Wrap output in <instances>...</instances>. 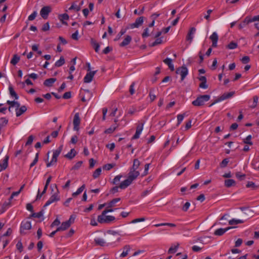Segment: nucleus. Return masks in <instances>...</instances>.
Returning a JSON list of instances; mask_svg holds the SVG:
<instances>
[{
	"label": "nucleus",
	"instance_id": "f257e3e1",
	"mask_svg": "<svg viewBox=\"0 0 259 259\" xmlns=\"http://www.w3.org/2000/svg\"><path fill=\"white\" fill-rule=\"evenodd\" d=\"M107 234L106 239L108 244H112L120 241V234L118 232L108 230L107 232Z\"/></svg>",
	"mask_w": 259,
	"mask_h": 259
},
{
	"label": "nucleus",
	"instance_id": "f03ea898",
	"mask_svg": "<svg viewBox=\"0 0 259 259\" xmlns=\"http://www.w3.org/2000/svg\"><path fill=\"white\" fill-rule=\"evenodd\" d=\"M210 98L208 95H200L192 102V104L194 106H202L204 105L205 102L210 99Z\"/></svg>",
	"mask_w": 259,
	"mask_h": 259
},
{
	"label": "nucleus",
	"instance_id": "7ed1b4c3",
	"mask_svg": "<svg viewBox=\"0 0 259 259\" xmlns=\"http://www.w3.org/2000/svg\"><path fill=\"white\" fill-rule=\"evenodd\" d=\"M75 219V216L71 215L68 221L63 222L61 226L57 228V231H63L66 230L70 227L71 224L74 223Z\"/></svg>",
	"mask_w": 259,
	"mask_h": 259
},
{
	"label": "nucleus",
	"instance_id": "20e7f679",
	"mask_svg": "<svg viewBox=\"0 0 259 259\" xmlns=\"http://www.w3.org/2000/svg\"><path fill=\"white\" fill-rule=\"evenodd\" d=\"M63 149V145H60L59 148L53 151V157L52 158V160L50 162H48L47 163V166L50 167L51 165H54L55 163H56L57 161V157L61 153V151Z\"/></svg>",
	"mask_w": 259,
	"mask_h": 259
},
{
	"label": "nucleus",
	"instance_id": "39448f33",
	"mask_svg": "<svg viewBox=\"0 0 259 259\" xmlns=\"http://www.w3.org/2000/svg\"><path fill=\"white\" fill-rule=\"evenodd\" d=\"M115 219L114 216L99 215L98 217V222L101 224H109Z\"/></svg>",
	"mask_w": 259,
	"mask_h": 259
},
{
	"label": "nucleus",
	"instance_id": "423d86ee",
	"mask_svg": "<svg viewBox=\"0 0 259 259\" xmlns=\"http://www.w3.org/2000/svg\"><path fill=\"white\" fill-rule=\"evenodd\" d=\"M234 94H235L234 92H231L225 93L223 94L222 96H221L217 99H216L212 103H211L209 105V107L212 106V105H213L214 104H215V103H217L219 102H220V101H223V100H225L227 99L231 98L234 95Z\"/></svg>",
	"mask_w": 259,
	"mask_h": 259
},
{
	"label": "nucleus",
	"instance_id": "0eeeda50",
	"mask_svg": "<svg viewBox=\"0 0 259 259\" xmlns=\"http://www.w3.org/2000/svg\"><path fill=\"white\" fill-rule=\"evenodd\" d=\"M55 187L56 189H57L56 193H54L53 195H52L50 197L49 199L47 201L46 204L44 205V207H46V206L49 205L51 203H52L54 202H56V201H58L60 200V197L58 195L59 191L57 189V186L56 185H55Z\"/></svg>",
	"mask_w": 259,
	"mask_h": 259
},
{
	"label": "nucleus",
	"instance_id": "6e6552de",
	"mask_svg": "<svg viewBox=\"0 0 259 259\" xmlns=\"http://www.w3.org/2000/svg\"><path fill=\"white\" fill-rule=\"evenodd\" d=\"M176 73L181 75V80L182 81L188 74V69L184 65L181 67L178 68L176 70Z\"/></svg>",
	"mask_w": 259,
	"mask_h": 259
},
{
	"label": "nucleus",
	"instance_id": "1a4fd4ad",
	"mask_svg": "<svg viewBox=\"0 0 259 259\" xmlns=\"http://www.w3.org/2000/svg\"><path fill=\"white\" fill-rule=\"evenodd\" d=\"M80 123V118L79 117V113H76L75 114L73 120V130L76 131H78L79 129V125Z\"/></svg>",
	"mask_w": 259,
	"mask_h": 259
},
{
	"label": "nucleus",
	"instance_id": "9d476101",
	"mask_svg": "<svg viewBox=\"0 0 259 259\" xmlns=\"http://www.w3.org/2000/svg\"><path fill=\"white\" fill-rule=\"evenodd\" d=\"M51 12V8L50 6H45L42 7L40 11V15L44 19L48 17L49 13Z\"/></svg>",
	"mask_w": 259,
	"mask_h": 259
},
{
	"label": "nucleus",
	"instance_id": "9b49d317",
	"mask_svg": "<svg viewBox=\"0 0 259 259\" xmlns=\"http://www.w3.org/2000/svg\"><path fill=\"white\" fill-rule=\"evenodd\" d=\"M31 224L30 221L22 222L21 225L20 233L25 234V231L31 229Z\"/></svg>",
	"mask_w": 259,
	"mask_h": 259
},
{
	"label": "nucleus",
	"instance_id": "f8f14e48",
	"mask_svg": "<svg viewBox=\"0 0 259 259\" xmlns=\"http://www.w3.org/2000/svg\"><path fill=\"white\" fill-rule=\"evenodd\" d=\"M96 71H90L89 72L87 73L85 76H84L83 78V81L84 83H89L91 82L93 80V78L94 77V76L97 72Z\"/></svg>",
	"mask_w": 259,
	"mask_h": 259
},
{
	"label": "nucleus",
	"instance_id": "ddd939ff",
	"mask_svg": "<svg viewBox=\"0 0 259 259\" xmlns=\"http://www.w3.org/2000/svg\"><path fill=\"white\" fill-rule=\"evenodd\" d=\"M144 17H140L138 19H136L135 22L130 24V28L133 29L134 28H138L140 25H141L143 23Z\"/></svg>",
	"mask_w": 259,
	"mask_h": 259
},
{
	"label": "nucleus",
	"instance_id": "4468645a",
	"mask_svg": "<svg viewBox=\"0 0 259 259\" xmlns=\"http://www.w3.org/2000/svg\"><path fill=\"white\" fill-rule=\"evenodd\" d=\"M139 175L140 172L139 171L130 169V171L128 173V178L133 182L138 177Z\"/></svg>",
	"mask_w": 259,
	"mask_h": 259
},
{
	"label": "nucleus",
	"instance_id": "2eb2a0df",
	"mask_svg": "<svg viewBox=\"0 0 259 259\" xmlns=\"http://www.w3.org/2000/svg\"><path fill=\"white\" fill-rule=\"evenodd\" d=\"M210 39L212 41V47L215 48L217 47V42L219 39V36L217 32H214L210 36Z\"/></svg>",
	"mask_w": 259,
	"mask_h": 259
},
{
	"label": "nucleus",
	"instance_id": "dca6fc26",
	"mask_svg": "<svg viewBox=\"0 0 259 259\" xmlns=\"http://www.w3.org/2000/svg\"><path fill=\"white\" fill-rule=\"evenodd\" d=\"M255 21H259V15L254 16L252 18L249 17H246L243 23L244 24H248L249 23L255 22Z\"/></svg>",
	"mask_w": 259,
	"mask_h": 259
},
{
	"label": "nucleus",
	"instance_id": "f3484780",
	"mask_svg": "<svg viewBox=\"0 0 259 259\" xmlns=\"http://www.w3.org/2000/svg\"><path fill=\"white\" fill-rule=\"evenodd\" d=\"M233 227H229L223 229V228H220L215 231L214 232V234L216 236H222L225 233H226L228 230L233 228Z\"/></svg>",
	"mask_w": 259,
	"mask_h": 259
},
{
	"label": "nucleus",
	"instance_id": "a211bd4d",
	"mask_svg": "<svg viewBox=\"0 0 259 259\" xmlns=\"http://www.w3.org/2000/svg\"><path fill=\"white\" fill-rule=\"evenodd\" d=\"M94 241L95 242L96 245L100 246H107L108 245L107 241L105 240L102 238H96L94 239Z\"/></svg>",
	"mask_w": 259,
	"mask_h": 259
},
{
	"label": "nucleus",
	"instance_id": "6ab92c4d",
	"mask_svg": "<svg viewBox=\"0 0 259 259\" xmlns=\"http://www.w3.org/2000/svg\"><path fill=\"white\" fill-rule=\"evenodd\" d=\"M132 182L127 178V179L125 180L120 183L119 187L121 189H125L131 184Z\"/></svg>",
	"mask_w": 259,
	"mask_h": 259
},
{
	"label": "nucleus",
	"instance_id": "aec40b11",
	"mask_svg": "<svg viewBox=\"0 0 259 259\" xmlns=\"http://www.w3.org/2000/svg\"><path fill=\"white\" fill-rule=\"evenodd\" d=\"M132 41V37L130 35H126L124 40L120 44L119 46L121 47H125L128 45Z\"/></svg>",
	"mask_w": 259,
	"mask_h": 259
},
{
	"label": "nucleus",
	"instance_id": "412c9836",
	"mask_svg": "<svg viewBox=\"0 0 259 259\" xmlns=\"http://www.w3.org/2000/svg\"><path fill=\"white\" fill-rule=\"evenodd\" d=\"M195 31H196L195 28L192 27L190 28L188 33L187 34V35L186 37V39L187 40L190 41V42L192 41V40L193 39V35L195 33Z\"/></svg>",
	"mask_w": 259,
	"mask_h": 259
},
{
	"label": "nucleus",
	"instance_id": "4be33fe9",
	"mask_svg": "<svg viewBox=\"0 0 259 259\" xmlns=\"http://www.w3.org/2000/svg\"><path fill=\"white\" fill-rule=\"evenodd\" d=\"M9 156L8 155H6L5 157V159L3 161V163L2 164L0 163V172L3 169H5L7 168L8 166V160H9Z\"/></svg>",
	"mask_w": 259,
	"mask_h": 259
},
{
	"label": "nucleus",
	"instance_id": "5701e85b",
	"mask_svg": "<svg viewBox=\"0 0 259 259\" xmlns=\"http://www.w3.org/2000/svg\"><path fill=\"white\" fill-rule=\"evenodd\" d=\"M123 251L120 254V257H124L128 254V252L131 250V247L128 245H126L123 247Z\"/></svg>",
	"mask_w": 259,
	"mask_h": 259
},
{
	"label": "nucleus",
	"instance_id": "b1692460",
	"mask_svg": "<svg viewBox=\"0 0 259 259\" xmlns=\"http://www.w3.org/2000/svg\"><path fill=\"white\" fill-rule=\"evenodd\" d=\"M56 81V78H50L49 79H47L45 80L44 82V84L48 87H52L53 84Z\"/></svg>",
	"mask_w": 259,
	"mask_h": 259
},
{
	"label": "nucleus",
	"instance_id": "393cba45",
	"mask_svg": "<svg viewBox=\"0 0 259 259\" xmlns=\"http://www.w3.org/2000/svg\"><path fill=\"white\" fill-rule=\"evenodd\" d=\"M27 110V108L25 106H22L16 111V114L17 117H19L23 114Z\"/></svg>",
	"mask_w": 259,
	"mask_h": 259
},
{
	"label": "nucleus",
	"instance_id": "a878e982",
	"mask_svg": "<svg viewBox=\"0 0 259 259\" xmlns=\"http://www.w3.org/2000/svg\"><path fill=\"white\" fill-rule=\"evenodd\" d=\"M20 57L17 54H14L11 60V64L13 65H16L20 61Z\"/></svg>",
	"mask_w": 259,
	"mask_h": 259
},
{
	"label": "nucleus",
	"instance_id": "bb28decb",
	"mask_svg": "<svg viewBox=\"0 0 259 259\" xmlns=\"http://www.w3.org/2000/svg\"><path fill=\"white\" fill-rule=\"evenodd\" d=\"M236 184L235 181L233 179H228L225 181V186L229 188L231 186H235Z\"/></svg>",
	"mask_w": 259,
	"mask_h": 259
},
{
	"label": "nucleus",
	"instance_id": "cd10ccee",
	"mask_svg": "<svg viewBox=\"0 0 259 259\" xmlns=\"http://www.w3.org/2000/svg\"><path fill=\"white\" fill-rule=\"evenodd\" d=\"M120 198H116L112 199L111 201L107 203V205H108V207H113L115 206V203L120 201Z\"/></svg>",
	"mask_w": 259,
	"mask_h": 259
},
{
	"label": "nucleus",
	"instance_id": "c85d7f7f",
	"mask_svg": "<svg viewBox=\"0 0 259 259\" xmlns=\"http://www.w3.org/2000/svg\"><path fill=\"white\" fill-rule=\"evenodd\" d=\"M91 44L94 46L95 52L98 53L99 51L100 48L99 44L98 42H97V41L93 38L91 39Z\"/></svg>",
	"mask_w": 259,
	"mask_h": 259
},
{
	"label": "nucleus",
	"instance_id": "c756f323",
	"mask_svg": "<svg viewBox=\"0 0 259 259\" xmlns=\"http://www.w3.org/2000/svg\"><path fill=\"white\" fill-rule=\"evenodd\" d=\"M75 155L76 151L74 149H72L69 152L65 155V156L69 159H71L75 156Z\"/></svg>",
	"mask_w": 259,
	"mask_h": 259
},
{
	"label": "nucleus",
	"instance_id": "7c9ffc66",
	"mask_svg": "<svg viewBox=\"0 0 259 259\" xmlns=\"http://www.w3.org/2000/svg\"><path fill=\"white\" fill-rule=\"evenodd\" d=\"M9 90L10 92V94L11 97L15 98V99H18V96L14 91L13 88L12 86H9Z\"/></svg>",
	"mask_w": 259,
	"mask_h": 259
},
{
	"label": "nucleus",
	"instance_id": "2f4dec72",
	"mask_svg": "<svg viewBox=\"0 0 259 259\" xmlns=\"http://www.w3.org/2000/svg\"><path fill=\"white\" fill-rule=\"evenodd\" d=\"M140 165V162L138 159H135L133 161V165L131 169L136 170Z\"/></svg>",
	"mask_w": 259,
	"mask_h": 259
},
{
	"label": "nucleus",
	"instance_id": "473e14b6",
	"mask_svg": "<svg viewBox=\"0 0 259 259\" xmlns=\"http://www.w3.org/2000/svg\"><path fill=\"white\" fill-rule=\"evenodd\" d=\"M252 136L251 135H248L247 137L243 140V143L245 144L249 145H252L253 143L251 141Z\"/></svg>",
	"mask_w": 259,
	"mask_h": 259
},
{
	"label": "nucleus",
	"instance_id": "72a5a7b5",
	"mask_svg": "<svg viewBox=\"0 0 259 259\" xmlns=\"http://www.w3.org/2000/svg\"><path fill=\"white\" fill-rule=\"evenodd\" d=\"M65 63V59L63 56H61L59 60L55 64V67H59L62 66Z\"/></svg>",
	"mask_w": 259,
	"mask_h": 259
},
{
	"label": "nucleus",
	"instance_id": "f704fd0d",
	"mask_svg": "<svg viewBox=\"0 0 259 259\" xmlns=\"http://www.w3.org/2000/svg\"><path fill=\"white\" fill-rule=\"evenodd\" d=\"M85 188V185H82L80 188H79L75 192L72 193V195L73 197H76L78 195L80 194L84 189Z\"/></svg>",
	"mask_w": 259,
	"mask_h": 259
},
{
	"label": "nucleus",
	"instance_id": "c9c22d12",
	"mask_svg": "<svg viewBox=\"0 0 259 259\" xmlns=\"http://www.w3.org/2000/svg\"><path fill=\"white\" fill-rule=\"evenodd\" d=\"M117 127H118V125H114V126H111L109 128L106 129L104 131V133L105 134H112V133L114 132V131L116 129V128Z\"/></svg>",
	"mask_w": 259,
	"mask_h": 259
},
{
	"label": "nucleus",
	"instance_id": "e433bc0d",
	"mask_svg": "<svg viewBox=\"0 0 259 259\" xmlns=\"http://www.w3.org/2000/svg\"><path fill=\"white\" fill-rule=\"evenodd\" d=\"M244 221L241 220H236V219H232L231 220H230L229 222V224L230 225H236L238 224H241L243 223Z\"/></svg>",
	"mask_w": 259,
	"mask_h": 259
},
{
	"label": "nucleus",
	"instance_id": "4c0bfd02",
	"mask_svg": "<svg viewBox=\"0 0 259 259\" xmlns=\"http://www.w3.org/2000/svg\"><path fill=\"white\" fill-rule=\"evenodd\" d=\"M44 214V210H41L40 211L38 212H33L32 213L31 215H30V217H33V218H40V217H41Z\"/></svg>",
	"mask_w": 259,
	"mask_h": 259
},
{
	"label": "nucleus",
	"instance_id": "58836bf2",
	"mask_svg": "<svg viewBox=\"0 0 259 259\" xmlns=\"http://www.w3.org/2000/svg\"><path fill=\"white\" fill-rule=\"evenodd\" d=\"M246 186L247 188H251L252 190H256L258 188V186L252 182H248Z\"/></svg>",
	"mask_w": 259,
	"mask_h": 259
},
{
	"label": "nucleus",
	"instance_id": "ea45409f",
	"mask_svg": "<svg viewBox=\"0 0 259 259\" xmlns=\"http://www.w3.org/2000/svg\"><path fill=\"white\" fill-rule=\"evenodd\" d=\"M186 116V113H184L182 114H179L177 116V119H178V123H177V126L180 125L182 121H183L184 117Z\"/></svg>",
	"mask_w": 259,
	"mask_h": 259
},
{
	"label": "nucleus",
	"instance_id": "a19ab883",
	"mask_svg": "<svg viewBox=\"0 0 259 259\" xmlns=\"http://www.w3.org/2000/svg\"><path fill=\"white\" fill-rule=\"evenodd\" d=\"M101 168H97L93 173V177L94 179H96L99 177L101 173Z\"/></svg>",
	"mask_w": 259,
	"mask_h": 259
},
{
	"label": "nucleus",
	"instance_id": "79ce46f5",
	"mask_svg": "<svg viewBox=\"0 0 259 259\" xmlns=\"http://www.w3.org/2000/svg\"><path fill=\"white\" fill-rule=\"evenodd\" d=\"M162 42L161 38H157L156 39L153 43L149 45L150 47H154L158 45L161 44Z\"/></svg>",
	"mask_w": 259,
	"mask_h": 259
},
{
	"label": "nucleus",
	"instance_id": "37998d69",
	"mask_svg": "<svg viewBox=\"0 0 259 259\" xmlns=\"http://www.w3.org/2000/svg\"><path fill=\"white\" fill-rule=\"evenodd\" d=\"M179 244L178 243L174 247L171 246L168 249V253H175L177 251V250L178 248L179 247Z\"/></svg>",
	"mask_w": 259,
	"mask_h": 259
},
{
	"label": "nucleus",
	"instance_id": "c03bdc74",
	"mask_svg": "<svg viewBox=\"0 0 259 259\" xmlns=\"http://www.w3.org/2000/svg\"><path fill=\"white\" fill-rule=\"evenodd\" d=\"M154 226L157 227H159V226H169L171 227H175L176 226V225L175 224H173V223H161V224H156Z\"/></svg>",
	"mask_w": 259,
	"mask_h": 259
},
{
	"label": "nucleus",
	"instance_id": "a18cd8bd",
	"mask_svg": "<svg viewBox=\"0 0 259 259\" xmlns=\"http://www.w3.org/2000/svg\"><path fill=\"white\" fill-rule=\"evenodd\" d=\"M115 166V163H109V164H106L104 165L103 166V168L104 169H106L107 170H109L112 168L114 167Z\"/></svg>",
	"mask_w": 259,
	"mask_h": 259
},
{
	"label": "nucleus",
	"instance_id": "49530a36",
	"mask_svg": "<svg viewBox=\"0 0 259 259\" xmlns=\"http://www.w3.org/2000/svg\"><path fill=\"white\" fill-rule=\"evenodd\" d=\"M59 19H60V21H61L62 22V23L64 24V23H65V22H63V20H68L69 19V16L68 14L65 13V14L60 15L59 16Z\"/></svg>",
	"mask_w": 259,
	"mask_h": 259
},
{
	"label": "nucleus",
	"instance_id": "de8ad7c7",
	"mask_svg": "<svg viewBox=\"0 0 259 259\" xmlns=\"http://www.w3.org/2000/svg\"><path fill=\"white\" fill-rule=\"evenodd\" d=\"M126 32V29H121L120 31L119 32V33L117 34L116 37L114 39V41H117L120 37L123 35Z\"/></svg>",
	"mask_w": 259,
	"mask_h": 259
},
{
	"label": "nucleus",
	"instance_id": "09e8293b",
	"mask_svg": "<svg viewBox=\"0 0 259 259\" xmlns=\"http://www.w3.org/2000/svg\"><path fill=\"white\" fill-rule=\"evenodd\" d=\"M237 44L233 41L231 42L227 47L229 49H234L237 47Z\"/></svg>",
	"mask_w": 259,
	"mask_h": 259
},
{
	"label": "nucleus",
	"instance_id": "8fccbe9b",
	"mask_svg": "<svg viewBox=\"0 0 259 259\" xmlns=\"http://www.w3.org/2000/svg\"><path fill=\"white\" fill-rule=\"evenodd\" d=\"M38 155H39L38 153H37L36 154L35 158L34 159L30 165V168L33 167L34 165H35L36 164V163L37 162L38 160Z\"/></svg>",
	"mask_w": 259,
	"mask_h": 259
},
{
	"label": "nucleus",
	"instance_id": "3c124183",
	"mask_svg": "<svg viewBox=\"0 0 259 259\" xmlns=\"http://www.w3.org/2000/svg\"><path fill=\"white\" fill-rule=\"evenodd\" d=\"M34 139V137L32 135H30L28 137V140L25 144V146L30 145L32 144Z\"/></svg>",
	"mask_w": 259,
	"mask_h": 259
},
{
	"label": "nucleus",
	"instance_id": "603ef678",
	"mask_svg": "<svg viewBox=\"0 0 259 259\" xmlns=\"http://www.w3.org/2000/svg\"><path fill=\"white\" fill-rule=\"evenodd\" d=\"M37 12L34 11L29 16L28 18V20L32 21L34 19H35V17L37 16Z\"/></svg>",
	"mask_w": 259,
	"mask_h": 259
},
{
	"label": "nucleus",
	"instance_id": "864d4df0",
	"mask_svg": "<svg viewBox=\"0 0 259 259\" xmlns=\"http://www.w3.org/2000/svg\"><path fill=\"white\" fill-rule=\"evenodd\" d=\"M69 10H74L76 12H78V11H79L80 10V7L79 6L77 5L73 4L69 8Z\"/></svg>",
	"mask_w": 259,
	"mask_h": 259
},
{
	"label": "nucleus",
	"instance_id": "5fc2aeb1",
	"mask_svg": "<svg viewBox=\"0 0 259 259\" xmlns=\"http://www.w3.org/2000/svg\"><path fill=\"white\" fill-rule=\"evenodd\" d=\"M107 206H108V205H107ZM113 210L114 209H112L111 207H108V206H107L106 208L102 211L101 215L106 214L108 212H112Z\"/></svg>",
	"mask_w": 259,
	"mask_h": 259
},
{
	"label": "nucleus",
	"instance_id": "6e6d98bb",
	"mask_svg": "<svg viewBox=\"0 0 259 259\" xmlns=\"http://www.w3.org/2000/svg\"><path fill=\"white\" fill-rule=\"evenodd\" d=\"M241 61L243 64H247L249 62L250 58L248 56H245L242 57V58L241 59Z\"/></svg>",
	"mask_w": 259,
	"mask_h": 259
},
{
	"label": "nucleus",
	"instance_id": "4d7b16f0",
	"mask_svg": "<svg viewBox=\"0 0 259 259\" xmlns=\"http://www.w3.org/2000/svg\"><path fill=\"white\" fill-rule=\"evenodd\" d=\"M229 162V160L227 158L224 159L220 163V166L221 167H226Z\"/></svg>",
	"mask_w": 259,
	"mask_h": 259
},
{
	"label": "nucleus",
	"instance_id": "13d9d810",
	"mask_svg": "<svg viewBox=\"0 0 259 259\" xmlns=\"http://www.w3.org/2000/svg\"><path fill=\"white\" fill-rule=\"evenodd\" d=\"M121 177V175H118L116 176L113 179V184L115 185L117 184L120 181V178Z\"/></svg>",
	"mask_w": 259,
	"mask_h": 259
},
{
	"label": "nucleus",
	"instance_id": "bf43d9fd",
	"mask_svg": "<svg viewBox=\"0 0 259 259\" xmlns=\"http://www.w3.org/2000/svg\"><path fill=\"white\" fill-rule=\"evenodd\" d=\"M16 247H17V249L20 251V252L22 251L23 245H22V243L21 242V241H19L18 242V243L16 244Z\"/></svg>",
	"mask_w": 259,
	"mask_h": 259
},
{
	"label": "nucleus",
	"instance_id": "052dcab7",
	"mask_svg": "<svg viewBox=\"0 0 259 259\" xmlns=\"http://www.w3.org/2000/svg\"><path fill=\"white\" fill-rule=\"evenodd\" d=\"M135 85V83L133 82L130 87L129 92L131 95H133L135 93L134 87Z\"/></svg>",
	"mask_w": 259,
	"mask_h": 259
},
{
	"label": "nucleus",
	"instance_id": "680f3d73",
	"mask_svg": "<svg viewBox=\"0 0 259 259\" xmlns=\"http://www.w3.org/2000/svg\"><path fill=\"white\" fill-rule=\"evenodd\" d=\"M60 224V221L58 219H56L51 225V227L53 228L54 226H59Z\"/></svg>",
	"mask_w": 259,
	"mask_h": 259
},
{
	"label": "nucleus",
	"instance_id": "e2e57ef3",
	"mask_svg": "<svg viewBox=\"0 0 259 259\" xmlns=\"http://www.w3.org/2000/svg\"><path fill=\"white\" fill-rule=\"evenodd\" d=\"M49 29H50L49 23V22H47V23H45V24H44L41 30L43 31H46L47 30H49Z\"/></svg>",
	"mask_w": 259,
	"mask_h": 259
},
{
	"label": "nucleus",
	"instance_id": "0e129e2a",
	"mask_svg": "<svg viewBox=\"0 0 259 259\" xmlns=\"http://www.w3.org/2000/svg\"><path fill=\"white\" fill-rule=\"evenodd\" d=\"M143 123L138 124L137 126L136 132L141 133L143 128Z\"/></svg>",
	"mask_w": 259,
	"mask_h": 259
},
{
	"label": "nucleus",
	"instance_id": "69168bd1",
	"mask_svg": "<svg viewBox=\"0 0 259 259\" xmlns=\"http://www.w3.org/2000/svg\"><path fill=\"white\" fill-rule=\"evenodd\" d=\"M190 206V203L188 202H187L185 203L184 206H183L182 210L184 211H187L188 209H189V207Z\"/></svg>",
	"mask_w": 259,
	"mask_h": 259
},
{
	"label": "nucleus",
	"instance_id": "338daca9",
	"mask_svg": "<svg viewBox=\"0 0 259 259\" xmlns=\"http://www.w3.org/2000/svg\"><path fill=\"white\" fill-rule=\"evenodd\" d=\"M82 164V161H79L77 162L73 166V167H72V169H78L81 166Z\"/></svg>",
	"mask_w": 259,
	"mask_h": 259
},
{
	"label": "nucleus",
	"instance_id": "774afa93",
	"mask_svg": "<svg viewBox=\"0 0 259 259\" xmlns=\"http://www.w3.org/2000/svg\"><path fill=\"white\" fill-rule=\"evenodd\" d=\"M71 97V92H67L64 94L63 95V98L65 99H70Z\"/></svg>",
	"mask_w": 259,
	"mask_h": 259
}]
</instances>
